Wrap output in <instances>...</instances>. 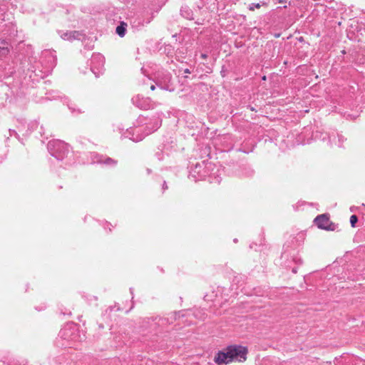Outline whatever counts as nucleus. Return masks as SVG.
<instances>
[{"label":"nucleus","mask_w":365,"mask_h":365,"mask_svg":"<svg viewBox=\"0 0 365 365\" xmlns=\"http://www.w3.org/2000/svg\"><path fill=\"white\" fill-rule=\"evenodd\" d=\"M232 362H245L247 357L248 349L241 345H230Z\"/></svg>","instance_id":"1"},{"label":"nucleus","mask_w":365,"mask_h":365,"mask_svg":"<svg viewBox=\"0 0 365 365\" xmlns=\"http://www.w3.org/2000/svg\"><path fill=\"white\" fill-rule=\"evenodd\" d=\"M314 223L317 225L318 228L321 230L327 231H334L336 230V225L330 220L329 215L328 214L318 215L314 219Z\"/></svg>","instance_id":"2"},{"label":"nucleus","mask_w":365,"mask_h":365,"mask_svg":"<svg viewBox=\"0 0 365 365\" xmlns=\"http://www.w3.org/2000/svg\"><path fill=\"white\" fill-rule=\"evenodd\" d=\"M214 361L217 365H224L232 363L230 346L219 351L214 357Z\"/></svg>","instance_id":"3"},{"label":"nucleus","mask_w":365,"mask_h":365,"mask_svg":"<svg viewBox=\"0 0 365 365\" xmlns=\"http://www.w3.org/2000/svg\"><path fill=\"white\" fill-rule=\"evenodd\" d=\"M125 24L121 23L120 26H118L116 28V33L120 36L123 37L125 33Z\"/></svg>","instance_id":"4"},{"label":"nucleus","mask_w":365,"mask_h":365,"mask_svg":"<svg viewBox=\"0 0 365 365\" xmlns=\"http://www.w3.org/2000/svg\"><path fill=\"white\" fill-rule=\"evenodd\" d=\"M262 6H267V3H262V4H260L259 3L257 4H252L249 6V10L251 11H255V8L256 9H260Z\"/></svg>","instance_id":"5"},{"label":"nucleus","mask_w":365,"mask_h":365,"mask_svg":"<svg viewBox=\"0 0 365 365\" xmlns=\"http://www.w3.org/2000/svg\"><path fill=\"white\" fill-rule=\"evenodd\" d=\"M0 49L9 53V51L7 48V42L5 40H0Z\"/></svg>","instance_id":"6"},{"label":"nucleus","mask_w":365,"mask_h":365,"mask_svg":"<svg viewBox=\"0 0 365 365\" xmlns=\"http://www.w3.org/2000/svg\"><path fill=\"white\" fill-rule=\"evenodd\" d=\"M358 221V217L356 215H353L350 217V223L352 227H354L356 222Z\"/></svg>","instance_id":"7"},{"label":"nucleus","mask_w":365,"mask_h":365,"mask_svg":"<svg viewBox=\"0 0 365 365\" xmlns=\"http://www.w3.org/2000/svg\"><path fill=\"white\" fill-rule=\"evenodd\" d=\"M201 57H202V58H207V55H206V54H202V55H201Z\"/></svg>","instance_id":"8"},{"label":"nucleus","mask_w":365,"mask_h":365,"mask_svg":"<svg viewBox=\"0 0 365 365\" xmlns=\"http://www.w3.org/2000/svg\"><path fill=\"white\" fill-rule=\"evenodd\" d=\"M150 89H151L152 91H154V90L155 89V86L152 85V86H150Z\"/></svg>","instance_id":"9"},{"label":"nucleus","mask_w":365,"mask_h":365,"mask_svg":"<svg viewBox=\"0 0 365 365\" xmlns=\"http://www.w3.org/2000/svg\"><path fill=\"white\" fill-rule=\"evenodd\" d=\"M185 73H190V72L189 69L187 68L185 70Z\"/></svg>","instance_id":"10"},{"label":"nucleus","mask_w":365,"mask_h":365,"mask_svg":"<svg viewBox=\"0 0 365 365\" xmlns=\"http://www.w3.org/2000/svg\"><path fill=\"white\" fill-rule=\"evenodd\" d=\"M284 2H285V1H284V0H279V3H280V4H282V3H284Z\"/></svg>","instance_id":"11"},{"label":"nucleus","mask_w":365,"mask_h":365,"mask_svg":"<svg viewBox=\"0 0 365 365\" xmlns=\"http://www.w3.org/2000/svg\"><path fill=\"white\" fill-rule=\"evenodd\" d=\"M262 80H264V81H265V80H266V76H264L262 77Z\"/></svg>","instance_id":"12"}]
</instances>
